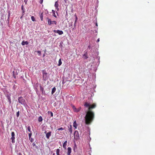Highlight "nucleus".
Returning <instances> with one entry per match:
<instances>
[{"mask_svg": "<svg viewBox=\"0 0 155 155\" xmlns=\"http://www.w3.org/2000/svg\"><path fill=\"white\" fill-rule=\"evenodd\" d=\"M64 130V128H63L62 127H61V128H59L58 129V130Z\"/></svg>", "mask_w": 155, "mask_h": 155, "instance_id": "nucleus-30", "label": "nucleus"}, {"mask_svg": "<svg viewBox=\"0 0 155 155\" xmlns=\"http://www.w3.org/2000/svg\"><path fill=\"white\" fill-rule=\"evenodd\" d=\"M48 114H50L51 115V117H53V113L51 112V111H48Z\"/></svg>", "mask_w": 155, "mask_h": 155, "instance_id": "nucleus-23", "label": "nucleus"}, {"mask_svg": "<svg viewBox=\"0 0 155 155\" xmlns=\"http://www.w3.org/2000/svg\"><path fill=\"white\" fill-rule=\"evenodd\" d=\"M40 91H42V93H43V91L44 90V88L41 86H40Z\"/></svg>", "mask_w": 155, "mask_h": 155, "instance_id": "nucleus-25", "label": "nucleus"}, {"mask_svg": "<svg viewBox=\"0 0 155 155\" xmlns=\"http://www.w3.org/2000/svg\"><path fill=\"white\" fill-rule=\"evenodd\" d=\"M73 127H75V129H76L77 126V125L76 122V121H75L73 123Z\"/></svg>", "mask_w": 155, "mask_h": 155, "instance_id": "nucleus-17", "label": "nucleus"}, {"mask_svg": "<svg viewBox=\"0 0 155 155\" xmlns=\"http://www.w3.org/2000/svg\"><path fill=\"white\" fill-rule=\"evenodd\" d=\"M9 18H8L7 20H6V22L7 21H8V23H9Z\"/></svg>", "mask_w": 155, "mask_h": 155, "instance_id": "nucleus-38", "label": "nucleus"}, {"mask_svg": "<svg viewBox=\"0 0 155 155\" xmlns=\"http://www.w3.org/2000/svg\"><path fill=\"white\" fill-rule=\"evenodd\" d=\"M75 24H76V23H74V25H75Z\"/></svg>", "mask_w": 155, "mask_h": 155, "instance_id": "nucleus-54", "label": "nucleus"}, {"mask_svg": "<svg viewBox=\"0 0 155 155\" xmlns=\"http://www.w3.org/2000/svg\"><path fill=\"white\" fill-rule=\"evenodd\" d=\"M71 147H68V155H71Z\"/></svg>", "mask_w": 155, "mask_h": 155, "instance_id": "nucleus-11", "label": "nucleus"}, {"mask_svg": "<svg viewBox=\"0 0 155 155\" xmlns=\"http://www.w3.org/2000/svg\"><path fill=\"white\" fill-rule=\"evenodd\" d=\"M53 16L55 17L56 18H57V16H56V15H55V12H53Z\"/></svg>", "mask_w": 155, "mask_h": 155, "instance_id": "nucleus-31", "label": "nucleus"}, {"mask_svg": "<svg viewBox=\"0 0 155 155\" xmlns=\"http://www.w3.org/2000/svg\"><path fill=\"white\" fill-rule=\"evenodd\" d=\"M28 0H24V2H25V4H26Z\"/></svg>", "mask_w": 155, "mask_h": 155, "instance_id": "nucleus-34", "label": "nucleus"}, {"mask_svg": "<svg viewBox=\"0 0 155 155\" xmlns=\"http://www.w3.org/2000/svg\"><path fill=\"white\" fill-rule=\"evenodd\" d=\"M18 101L19 103L21 104L24 105L25 103V99L22 97H20L18 98Z\"/></svg>", "mask_w": 155, "mask_h": 155, "instance_id": "nucleus-3", "label": "nucleus"}, {"mask_svg": "<svg viewBox=\"0 0 155 155\" xmlns=\"http://www.w3.org/2000/svg\"><path fill=\"white\" fill-rule=\"evenodd\" d=\"M74 138L76 140H78L79 138V135L77 130L74 131Z\"/></svg>", "mask_w": 155, "mask_h": 155, "instance_id": "nucleus-5", "label": "nucleus"}, {"mask_svg": "<svg viewBox=\"0 0 155 155\" xmlns=\"http://www.w3.org/2000/svg\"><path fill=\"white\" fill-rule=\"evenodd\" d=\"M9 99H10L9 101H10V102H11V101H10V97H9Z\"/></svg>", "mask_w": 155, "mask_h": 155, "instance_id": "nucleus-53", "label": "nucleus"}, {"mask_svg": "<svg viewBox=\"0 0 155 155\" xmlns=\"http://www.w3.org/2000/svg\"><path fill=\"white\" fill-rule=\"evenodd\" d=\"M54 32L55 33H57L59 34V35H61L63 33V31H62L61 30H54Z\"/></svg>", "mask_w": 155, "mask_h": 155, "instance_id": "nucleus-9", "label": "nucleus"}, {"mask_svg": "<svg viewBox=\"0 0 155 155\" xmlns=\"http://www.w3.org/2000/svg\"><path fill=\"white\" fill-rule=\"evenodd\" d=\"M54 6L55 8V9L57 11H58L59 9L58 8L59 4L58 1H56L55 2Z\"/></svg>", "mask_w": 155, "mask_h": 155, "instance_id": "nucleus-8", "label": "nucleus"}, {"mask_svg": "<svg viewBox=\"0 0 155 155\" xmlns=\"http://www.w3.org/2000/svg\"><path fill=\"white\" fill-rule=\"evenodd\" d=\"M60 151V150L59 149H58L56 150V153L57 155H60L59 154Z\"/></svg>", "mask_w": 155, "mask_h": 155, "instance_id": "nucleus-20", "label": "nucleus"}, {"mask_svg": "<svg viewBox=\"0 0 155 155\" xmlns=\"http://www.w3.org/2000/svg\"><path fill=\"white\" fill-rule=\"evenodd\" d=\"M45 133L46 134V133H47L46 131H45Z\"/></svg>", "mask_w": 155, "mask_h": 155, "instance_id": "nucleus-51", "label": "nucleus"}, {"mask_svg": "<svg viewBox=\"0 0 155 155\" xmlns=\"http://www.w3.org/2000/svg\"><path fill=\"white\" fill-rule=\"evenodd\" d=\"M76 29L75 25H74V28H73L72 29H73V30H74V29Z\"/></svg>", "mask_w": 155, "mask_h": 155, "instance_id": "nucleus-42", "label": "nucleus"}, {"mask_svg": "<svg viewBox=\"0 0 155 155\" xmlns=\"http://www.w3.org/2000/svg\"><path fill=\"white\" fill-rule=\"evenodd\" d=\"M64 2L66 3V0H64Z\"/></svg>", "mask_w": 155, "mask_h": 155, "instance_id": "nucleus-49", "label": "nucleus"}, {"mask_svg": "<svg viewBox=\"0 0 155 155\" xmlns=\"http://www.w3.org/2000/svg\"><path fill=\"white\" fill-rule=\"evenodd\" d=\"M18 155H22V154L21 153H19L18 154Z\"/></svg>", "mask_w": 155, "mask_h": 155, "instance_id": "nucleus-44", "label": "nucleus"}, {"mask_svg": "<svg viewBox=\"0 0 155 155\" xmlns=\"http://www.w3.org/2000/svg\"><path fill=\"white\" fill-rule=\"evenodd\" d=\"M25 12V11L24 10H22V14H24Z\"/></svg>", "mask_w": 155, "mask_h": 155, "instance_id": "nucleus-41", "label": "nucleus"}, {"mask_svg": "<svg viewBox=\"0 0 155 155\" xmlns=\"http://www.w3.org/2000/svg\"><path fill=\"white\" fill-rule=\"evenodd\" d=\"M74 150H75V147H74Z\"/></svg>", "mask_w": 155, "mask_h": 155, "instance_id": "nucleus-52", "label": "nucleus"}, {"mask_svg": "<svg viewBox=\"0 0 155 155\" xmlns=\"http://www.w3.org/2000/svg\"><path fill=\"white\" fill-rule=\"evenodd\" d=\"M19 115V111H18L16 114V116L17 117H18Z\"/></svg>", "mask_w": 155, "mask_h": 155, "instance_id": "nucleus-27", "label": "nucleus"}, {"mask_svg": "<svg viewBox=\"0 0 155 155\" xmlns=\"http://www.w3.org/2000/svg\"><path fill=\"white\" fill-rule=\"evenodd\" d=\"M38 53H39L40 54H41V52L40 51H38Z\"/></svg>", "mask_w": 155, "mask_h": 155, "instance_id": "nucleus-43", "label": "nucleus"}, {"mask_svg": "<svg viewBox=\"0 0 155 155\" xmlns=\"http://www.w3.org/2000/svg\"><path fill=\"white\" fill-rule=\"evenodd\" d=\"M28 44V42L27 41H23L21 43V45H27Z\"/></svg>", "mask_w": 155, "mask_h": 155, "instance_id": "nucleus-14", "label": "nucleus"}, {"mask_svg": "<svg viewBox=\"0 0 155 155\" xmlns=\"http://www.w3.org/2000/svg\"><path fill=\"white\" fill-rule=\"evenodd\" d=\"M32 134V132L31 133H29L28 135H29V139H30V138L31 137V136Z\"/></svg>", "mask_w": 155, "mask_h": 155, "instance_id": "nucleus-26", "label": "nucleus"}, {"mask_svg": "<svg viewBox=\"0 0 155 155\" xmlns=\"http://www.w3.org/2000/svg\"><path fill=\"white\" fill-rule=\"evenodd\" d=\"M52 13H53V12H55V11H54L53 10H52Z\"/></svg>", "mask_w": 155, "mask_h": 155, "instance_id": "nucleus-45", "label": "nucleus"}, {"mask_svg": "<svg viewBox=\"0 0 155 155\" xmlns=\"http://www.w3.org/2000/svg\"><path fill=\"white\" fill-rule=\"evenodd\" d=\"M68 131L71 134L72 133V127L71 125L70 126V127H69V128L68 129Z\"/></svg>", "mask_w": 155, "mask_h": 155, "instance_id": "nucleus-13", "label": "nucleus"}, {"mask_svg": "<svg viewBox=\"0 0 155 155\" xmlns=\"http://www.w3.org/2000/svg\"><path fill=\"white\" fill-rule=\"evenodd\" d=\"M15 133L14 132H12L11 133L12 137L11 138L12 140V143H14L15 142Z\"/></svg>", "mask_w": 155, "mask_h": 155, "instance_id": "nucleus-7", "label": "nucleus"}, {"mask_svg": "<svg viewBox=\"0 0 155 155\" xmlns=\"http://www.w3.org/2000/svg\"><path fill=\"white\" fill-rule=\"evenodd\" d=\"M86 107H88V110L86 112L85 117V123L86 124H90L93 121L94 118V113L92 111V109H94L96 107L95 103L91 104L87 102H86L84 104Z\"/></svg>", "mask_w": 155, "mask_h": 155, "instance_id": "nucleus-1", "label": "nucleus"}, {"mask_svg": "<svg viewBox=\"0 0 155 155\" xmlns=\"http://www.w3.org/2000/svg\"><path fill=\"white\" fill-rule=\"evenodd\" d=\"M10 17V14L9 12L8 15V18H9Z\"/></svg>", "mask_w": 155, "mask_h": 155, "instance_id": "nucleus-36", "label": "nucleus"}, {"mask_svg": "<svg viewBox=\"0 0 155 155\" xmlns=\"http://www.w3.org/2000/svg\"><path fill=\"white\" fill-rule=\"evenodd\" d=\"M72 107L74 111L76 112H78L81 109V107H79L78 108H77L74 105H72Z\"/></svg>", "mask_w": 155, "mask_h": 155, "instance_id": "nucleus-6", "label": "nucleus"}, {"mask_svg": "<svg viewBox=\"0 0 155 155\" xmlns=\"http://www.w3.org/2000/svg\"><path fill=\"white\" fill-rule=\"evenodd\" d=\"M39 2L41 4H42L43 2V0H39Z\"/></svg>", "mask_w": 155, "mask_h": 155, "instance_id": "nucleus-32", "label": "nucleus"}, {"mask_svg": "<svg viewBox=\"0 0 155 155\" xmlns=\"http://www.w3.org/2000/svg\"><path fill=\"white\" fill-rule=\"evenodd\" d=\"M21 9L22 10H24V7H23V5H22L21 6Z\"/></svg>", "mask_w": 155, "mask_h": 155, "instance_id": "nucleus-39", "label": "nucleus"}, {"mask_svg": "<svg viewBox=\"0 0 155 155\" xmlns=\"http://www.w3.org/2000/svg\"><path fill=\"white\" fill-rule=\"evenodd\" d=\"M27 130H28V131L29 132H30V133H31L32 132V131L31 130V127H30V126H28V127H27Z\"/></svg>", "mask_w": 155, "mask_h": 155, "instance_id": "nucleus-22", "label": "nucleus"}, {"mask_svg": "<svg viewBox=\"0 0 155 155\" xmlns=\"http://www.w3.org/2000/svg\"><path fill=\"white\" fill-rule=\"evenodd\" d=\"M33 145L34 146H35V143H33Z\"/></svg>", "mask_w": 155, "mask_h": 155, "instance_id": "nucleus-48", "label": "nucleus"}, {"mask_svg": "<svg viewBox=\"0 0 155 155\" xmlns=\"http://www.w3.org/2000/svg\"><path fill=\"white\" fill-rule=\"evenodd\" d=\"M96 28H97V30H95V32L96 33H97V30L98 29V27H96Z\"/></svg>", "mask_w": 155, "mask_h": 155, "instance_id": "nucleus-35", "label": "nucleus"}, {"mask_svg": "<svg viewBox=\"0 0 155 155\" xmlns=\"http://www.w3.org/2000/svg\"><path fill=\"white\" fill-rule=\"evenodd\" d=\"M52 155H55V153H54Z\"/></svg>", "mask_w": 155, "mask_h": 155, "instance_id": "nucleus-50", "label": "nucleus"}, {"mask_svg": "<svg viewBox=\"0 0 155 155\" xmlns=\"http://www.w3.org/2000/svg\"><path fill=\"white\" fill-rule=\"evenodd\" d=\"M51 132H49L46 133V136L47 138L48 139H49L50 137L51 136Z\"/></svg>", "mask_w": 155, "mask_h": 155, "instance_id": "nucleus-10", "label": "nucleus"}, {"mask_svg": "<svg viewBox=\"0 0 155 155\" xmlns=\"http://www.w3.org/2000/svg\"><path fill=\"white\" fill-rule=\"evenodd\" d=\"M43 73V80L44 81H46L48 78V74L45 70L42 71Z\"/></svg>", "mask_w": 155, "mask_h": 155, "instance_id": "nucleus-2", "label": "nucleus"}, {"mask_svg": "<svg viewBox=\"0 0 155 155\" xmlns=\"http://www.w3.org/2000/svg\"><path fill=\"white\" fill-rule=\"evenodd\" d=\"M29 139L31 142H33L34 141V139L31 137L30 138V139Z\"/></svg>", "mask_w": 155, "mask_h": 155, "instance_id": "nucleus-28", "label": "nucleus"}, {"mask_svg": "<svg viewBox=\"0 0 155 155\" xmlns=\"http://www.w3.org/2000/svg\"><path fill=\"white\" fill-rule=\"evenodd\" d=\"M83 57H84V58L85 59H87L88 58V57L87 56V53L84 54L83 55Z\"/></svg>", "mask_w": 155, "mask_h": 155, "instance_id": "nucleus-19", "label": "nucleus"}, {"mask_svg": "<svg viewBox=\"0 0 155 155\" xmlns=\"http://www.w3.org/2000/svg\"><path fill=\"white\" fill-rule=\"evenodd\" d=\"M56 88L55 87H54L52 89L51 91V94H53L56 91Z\"/></svg>", "mask_w": 155, "mask_h": 155, "instance_id": "nucleus-16", "label": "nucleus"}, {"mask_svg": "<svg viewBox=\"0 0 155 155\" xmlns=\"http://www.w3.org/2000/svg\"><path fill=\"white\" fill-rule=\"evenodd\" d=\"M47 19H48V25H51L54 24H55V25H56L57 24V22L56 21H52L49 18H47Z\"/></svg>", "mask_w": 155, "mask_h": 155, "instance_id": "nucleus-4", "label": "nucleus"}, {"mask_svg": "<svg viewBox=\"0 0 155 155\" xmlns=\"http://www.w3.org/2000/svg\"><path fill=\"white\" fill-rule=\"evenodd\" d=\"M39 15H40V19L41 21H42L43 20V12H39Z\"/></svg>", "mask_w": 155, "mask_h": 155, "instance_id": "nucleus-12", "label": "nucleus"}, {"mask_svg": "<svg viewBox=\"0 0 155 155\" xmlns=\"http://www.w3.org/2000/svg\"><path fill=\"white\" fill-rule=\"evenodd\" d=\"M31 18L32 21H36L35 18V17H34V16H31Z\"/></svg>", "mask_w": 155, "mask_h": 155, "instance_id": "nucleus-24", "label": "nucleus"}, {"mask_svg": "<svg viewBox=\"0 0 155 155\" xmlns=\"http://www.w3.org/2000/svg\"><path fill=\"white\" fill-rule=\"evenodd\" d=\"M75 23H76L77 21L78 20V18L76 15H75Z\"/></svg>", "mask_w": 155, "mask_h": 155, "instance_id": "nucleus-29", "label": "nucleus"}, {"mask_svg": "<svg viewBox=\"0 0 155 155\" xmlns=\"http://www.w3.org/2000/svg\"><path fill=\"white\" fill-rule=\"evenodd\" d=\"M91 48V46L90 45H89L88 46V48L90 49Z\"/></svg>", "mask_w": 155, "mask_h": 155, "instance_id": "nucleus-40", "label": "nucleus"}, {"mask_svg": "<svg viewBox=\"0 0 155 155\" xmlns=\"http://www.w3.org/2000/svg\"><path fill=\"white\" fill-rule=\"evenodd\" d=\"M12 73H13V76L15 78V75H14V73H15V71H13L12 72Z\"/></svg>", "mask_w": 155, "mask_h": 155, "instance_id": "nucleus-33", "label": "nucleus"}, {"mask_svg": "<svg viewBox=\"0 0 155 155\" xmlns=\"http://www.w3.org/2000/svg\"><path fill=\"white\" fill-rule=\"evenodd\" d=\"M99 40L100 39H97V42H98L99 41Z\"/></svg>", "mask_w": 155, "mask_h": 155, "instance_id": "nucleus-47", "label": "nucleus"}, {"mask_svg": "<svg viewBox=\"0 0 155 155\" xmlns=\"http://www.w3.org/2000/svg\"><path fill=\"white\" fill-rule=\"evenodd\" d=\"M42 120V118L41 116H40L38 118V121L39 122H41Z\"/></svg>", "mask_w": 155, "mask_h": 155, "instance_id": "nucleus-21", "label": "nucleus"}, {"mask_svg": "<svg viewBox=\"0 0 155 155\" xmlns=\"http://www.w3.org/2000/svg\"><path fill=\"white\" fill-rule=\"evenodd\" d=\"M67 141L66 140L63 143V148H64V149L66 148V146H67Z\"/></svg>", "mask_w": 155, "mask_h": 155, "instance_id": "nucleus-15", "label": "nucleus"}, {"mask_svg": "<svg viewBox=\"0 0 155 155\" xmlns=\"http://www.w3.org/2000/svg\"><path fill=\"white\" fill-rule=\"evenodd\" d=\"M62 64V62L61 61V59L60 58L59 59L58 61V66H60Z\"/></svg>", "mask_w": 155, "mask_h": 155, "instance_id": "nucleus-18", "label": "nucleus"}, {"mask_svg": "<svg viewBox=\"0 0 155 155\" xmlns=\"http://www.w3.org/2000/svg\"><path fill=\"white\" fill-rule=\"evenodd\" d=\"M96 25L97 27L98 26L97 24V22H96Z\"/></svg>", "mask_w": 155, "mask_h": 155, "instance_id": "nucleus-46", "label": "nucleus"}, {"mask_svg": "<svg viewBox=\"0 0 155 155\" xmlns=\"http://www.w3.org/2000/svg\"><path fill=\"white\" fill-rule=\"evenodd\" d=\"M24 15V14H23H23H22V16H21V18H21V19H22V18H23V16Z\"/></svg>", "mask_w": 155, "mask_h": 155, "instance_id": "nucleus-37", "label": "nucleus"}]
</instances>
